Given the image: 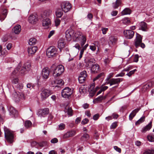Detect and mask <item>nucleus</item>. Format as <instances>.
Listing matches in <instances>:
<instances>
[{"label":"nucleus","mask_w":154,"mask_h":154,"mask_svg":"<svg viewBox=\"0 0 154 154\" xmlns=\"http://www.w3.org/2000/svg\"><path fill=\"white\" fill-rule=\"evenodd\" d=\"M66 40L69 41L72 38L74 41L81 40V45L83 46L86 41L85 36L79 32H74L73 30L69 29L67 30L65 33Z\"/></svg>","instance_id":"obj_1"},{"label":"nucleus","mask_w":154,"mask_h":154,"mask_svg":"<svg viewBox=\"0 0 154 154\" xmlns=\"http://www.w3.org/2000/svg\"><path fill=\"white\" fill-rule=\"evenodd\" d=\"M54 67V65H53L51 66L52 70H53V76L54 77L60 76L64 71V66L61 65H58L53 69V68Z\"/></svg>","instance_id":"obj_2"},{"label":"nucleus","mask_w":154,"mask_h":154,"mask_svg":"<svg viewBox=\"0 0 154 154\" xmlns=\"http://www.w3.org/2000/svg\"><path fill=\"white\" fill-rule=\"evenodd\" d=\"M5 136L7 140L11 143L13 142L14 138V135L12 132L7 127H4Z\"/></svg>","instance_id":"obj_3"},{"label":"nucleus","mask_w":154,"mask_h":154,"mask_svg":"<svg viewBox=\"0 0 154 154\" xmlns=\"http://www.w3.org/2000/svg\"><path fill=\"white\" fill-rule=\"evenodd\" d=\"M136 37L134 41L135 46L137 48L140 47L142 48H144L145 47V45L142 42V37L138 33H136Z\"/></svg>","instance_id":"obj_4"},{"label":"nucleus","mask_w":154,"mask_h":154,"mask_svg":"<svg viewBox=\"0 0 154 154\" xmlns=\"http://www.w3.org/2000/svg\"><path fill=\"white\" fill-rule=\"evenodd\" d=\"M72 93V90L68 87L64 88L61 92L62 96L64 98H69Z\"/></svg>","instance_id":"obj_5"},{"label":"nucleus","mask_w":154,"mask_h":154,"mask_svg":"<svg viewBox=\"0 0 154 154\" xmlns=\"http://www.w3.org/2000/svg\"><path fill=\"white\" fill-rule=\"evenodd\" d=\"M20 66L17 67L12 72L10 75V78L12 83L14 84H17L18 82V78L16 76V74L18 72Z\"/></svg>","instance_id":"obj_6"},{"label":"nucleus","mask_w":154,"mask_h":154,"mask_svg":"<svg viewBox=\"0 0 154 154\" xmlns=\"http://www.w3.org/2000/svg\"><path fill=\"white\" fill-rule=\"evenodd\" d=\"M62 9L65 12L69 11L71 8V5L68 1H64L61 4Z\"/></svg>","instance_id":"obj_7"},{"label":"nucleus","mask_w":154,"mask_h":154,"mask_svg":"<svg viewBox=\"0 0 154 154\" xmlns=\"http://www.w3.org/2000/svg\"><path fill=\"white\" fill-rule=\"evenodd\" d=\"M56 53V49L54 46L50 47L47 49L46 51L47 55L49 58L54 56Z\"/></svg>","instance_id":"obj_8"},{"label":"nucleus","mask_w":154,"mask_h":154,"mask_svg":"<svg viewBox=\"0 0 154 154\" xmlns=\"http://www.w3.org/2000/svg\"><path fill=\"white\" fill-rule=\"evenodd\" d=\"M64 82L62 79H59L56 80H54L51 82V85L53 87H60L61 86L64 85Z\"/></svg>","instance_id":"obj_9"},{"label":"nucleus","mask_w":154,"mask_h":154,"mask_svg":"<svg viewBox=\"0 0 154 154\" xmlns=\"http://www.w3.org/2000/svg\"><path fill=\"white\" fill-rule=\"evenodd\" d=\"M49 109L48 108L41 109L39 110L37 113L38 116L40 118L45 117L49 113Z\"/></svg>","instance_id":"obj_10"},{"label":"nucleus","mask_w":154,"mask_h":154,"mask_svg":"<svg viewBox=\"0 0 154 154\" xmlns=\"http://www.w3.org/2000/svg\"><path fill=\"white\" fill-rule=\"evenodd\" d=\"M51 94V91L47 89H44L42 90L40 95L42 100H45Z\"/></svg>","instance_id":"obj_11"},{"label":"nucleus","mask_w":154,"mask_h":154,"mask_svg":"<svg viewBox=\"0 0 154 154\" xmlns=\"http://www.w3.org/2000/svg\"><path fill=\"white\" fill-rule=\"evenodd\" d=\"M23 95L19 92H14L13 94L12 99L16 102H18L22 98H24Z\"/></svg>","instance_id":"obj_12"},{"label":"nucleus","mask_w":154,"mask_h":154,"mask_svg":"<svg viewBox=\"0 0 154 154\" xmlns=\"http://www.w3.org/2000/svg\"><path fill=\"white\" fill-rule=\"evenodd\" d=\"M42 25L45 29L48 28L51 25V21L50 19L48 17H45L42 18Z\"/></svg>","instance_id":"obj_13"},{"label":"nucleus","mask_w":154,"mask_h":154,"mask_svg":"<svg viewBox=\"0 0 154 154\" xmlns=\"http://www.w3.org/2000/svg\"><path fill=\"white\" fill-rule=\"evenodd\" d=\"M125 36L128 39H131L134 36V32L131 30H125L123 32Z\"/></svg>","instance_id":"obj_14"},{"label":"nucleus","mask_w":154,"mask_h":154,"mask_svg":"<svg viewBox=\"0 0 154 154\" xmlns=\"http://www.w3.org/2000/svg\"><path fill=\"white\" fill-rule=\"evenodd\" d=\"M75 134L76 131L75 130H71L69 131L63 135L62 138L64 139H66L75 136Z\"/></svg>","instance_id":"obj_15"},{"label":"nucleus","mask_w":154,"mask_h":154,"mask_svg":"<svg viewBox=\"0 0 154 154\" xmlns=\"http://www.w3.org/2000/svg\"><path fill=\"white\" fill-rule=\"evenodd\" d=\"M50 70L48 67L44 68L42 72V76L44 79H46L49 77L50 73Z\"/></svg>","instance_id":"obj_16"},{"label":"nucleus","mask_w":154,"mask_h":154,"mask_svg":"<svg viewBox=\"0 0 154 154\" xmlns=\"http://www.w3.org/2000/svg\"><path fill=\"white\" fill-rule=\"evenodd\" d=\"M95 83H93L90 85L89 91L90 92V95L92 97L95 94L96 92L99 89V88L98 87H97L95 88L94 89L95 87Z\"/></svg>","instance_id":"obj_17"},{"label":"nucleus","mask_w":154,"mask_h":154,"mask_svg":"<svg viewBox=\"0 0 154 154\" xmlns=\"http://www.w3.org/2000/svg\"><path fill=\"white\" fill-rule=\"evenodd\" d=\"M122 79L121 78H112L106 82L107 84H109L110 86L113 85L118 84L121 82L122 81Z\"/></svg>","instance_id":"obj_18"},{"label":"nucleus","mask_w":154,"mask_h":154,"mask_svg":"<svg viewBox=\"0 0 154 154\" xmlns=\"http://www.w3.org/2000/svg\"><path fill=\"white\" fill-rule=\"evenodd\" d=\"M100 70V67L98 64L92 65L91 67V71L92 73H97L99 72Z\"/></svg>","instance_id":"obj_19"},{"label":"nucleus","mask_w":154,"mask_h":154,"mask_svg":"<svg viewBox=\"0 0 154 154\" xmlns=\"http://www.w3.org/2000/svg\"><path fill=\"white\" fill-rule=\"evenodd\" d=\"M10 115L12 117H16L17 115V110L12 106H10L8 108Z\"/></svg>","instance_id":"obj_20"},{"label":"nucleus","mask_w":154,"mask_h":154,"mask_svg":"<svg viewBox=\"0 0 154 154\" xmlns=\"http://www.w3.org/2000/svg\"><path fill=\"white\" fill-rule=\"evenodd\" d=\"M38 50V48L36 46H30L28 49V54L29 55L34 54Z\"/></svg>","instance_id":"obj_21"},{"label":"nucleus","mask_w":154,"mask_h":154,"mask_svg":"<svg viewBox=\"0 0 154 154\" xmlns=\"http://www.w3.org/2000/svg\"><path fill=\"white\" fill-rule=\"evenodd\" d=\"M138 26L139 29L140 30L146 31L147 29V24L144 22H142L139 23Z\"/></svg>","instance_id":"obj_22"},{"label":"nucleus","mask_w":154,"mask_h":154,"mask_svg":"<svg viewBox=\"0 0 154 154\" xmlns=\"http://www.w3.org/2000/svg\"><path fill=\"white\" fill-rule=\"evenodd\" d=\"M29 21L32 24H35L37 21V18L35 15H31L29 17Z\"/></svg>","instance_id":"obj_23"},{"label":"nucleus","mask_w":154,"mask_h":154,"mask_svg":"<svg viewBox=\"0 0 154 154\" xmlns=\"http://www.w3.org/2000/svg\"><path fill=\"white\" fill-rule=\"evenodd\" d=\"M65 45V40L63 39H60L58 42V47L60 50L64 47Z\"/></svg>","instance_id":"obj_24"},{"label":"nucleus","mask_w":154,"mask_h":154,"mask_svg":"<svg viewBox=\"0 0 154 154\" xmlns=\"http://www.w3.org/2000/svg\"><path fill=\"white\" fill-rule=\"evenodd\" d=\"M52 14V11L50 10L45 11L42 15V18L45 17H48Z\"/></svg>","instance_id":"obj_25"},{"label":"nucleus","mask_w":154,"mask_h":154,"mask_svg":"<svg viewBox=\"0 0 154 154\" xmlns=\"http://www.w3.org/2000/svg\"><path fill=\"white\" fill-rule=\"evenodd\" d=\"M139 110V109H136L133 110L129 116V119L131 120Z\"/></svg>","instance_id":"obj_26"},{"label":"nucleus","mask_w":154,"mask_h":154,"mask_svg":"<svg viewBox=\"0 0 154 154\" xmlns=\"http://www.w3.org/2000/svg\"><path fill=\"white\" fill-rule=\"evenodd\" d=\"M13 30L15 34H19L21 30L20 26L19 25H17L14 27Z\"/></svg>","instance_id":"obj_27"},{"label":"nucleus","mask_w":154,"mask_h":154,"mask_svg":"<svg viewBox=\"0 0 154 154\" xmlns=\"http://www.w3.org/2000/svg\"><path fill=\"white\" fill-rule=\"evenodd\" d=\"M85 62L86 63L85 66L88 68L89 66L93 65L92 63L95 62V60L93 59H90L86 60Z\"/></svg>","instance_id":"obj_28"},{"label":"nucleus","mask_w":154,"mask_h":154,"mask_svg":"<svg viewBox=\"0 0 154 154\" xmlns=\"http://www.w3.org/2000/svg\"><path fill=\"white\" fill-rule=\"evenodd\" d=\"M122 3L121 0H116L115 2L113 3L112 4L113 8L115 9L118 8L119 6Z\"/></svg>","instance_id":"obj_29"},{"label":"nucleus","mask_w":154,"mask_h":154,"mask_svg":"<svg viewBox=\"0 0 154 154\" xmlns=\"http://www.w3.org/2000/svg\"><path fill=\"white\" fill-rule=\"evenodd\" d=\"M64 111L65 112L67 113L68 115L69 116H71L72 115V108L68 106H66L65 107Z\"/></svg>","instance_id":"obj_30"},{"label":"nucleus","mask_w":154,"mask_h":154,"mask_svg":"<svg viewBox=\"0 0 154 154\" xmlns=\"http://www.w3.org/2000/svg\"><path fill=\"white\" fill-rule=\"evenodd\" d=\"M131 12L130 9L128 8H126L122 11L121 14L122 15L130 14H131Z\"/></svg>","instance_id":"obj_31"},{"label":"nucleus","mask_w":154,"mask_h":154,"mask_svg":"<svg viewBox=\"0 0 154 154\" xmlns=\"http://www.w3.org/2000/svg\"><path fill=\"white\" fill-rule=\"evenodd\" d=\"M31 64L30 62H27L25 63L23 66V69H26V70H29L30 69Z\"/></svg>","instance_id":"obj_32"},{"label":"nucleus","mask_w":154,"mask_h":154,"mask_svg":"<svg viewBox=\"0 0 154 154\" xmlns=\"http://www.w3.org/2000/svg\"><path fill=\"white\" fill-rule=\"evenodd\" d=\"M122 23L125 25H128L130 23L131 21L128 17L124 18L122 20Z\"/></svg>","instance_id":"obj_33"},{"label":"nucleus","mask_w":154,"mask_h":154,"mask_svg":"<svg viewBox=\"0 0 154 154\" xmlns=\"http://www.w3.org/2000/svg\"><path fill=\"white\" fill-rule=\"evenodd\" d=\"M63 25L66 24L68 21V18L66 15L64 16L61 19Z\"/></svg>","instance_id":"obj_34"},{"label":"nucleus","mask_w":154,"mask_h":154,"mask_svg":"<svg viewBox=\"0 0 154 154\" xmlns=\"http://www.w3.org/2000/svg\"><path fill=\"white\" fill-rule=\"evenodd\" d=\"M7 14V10L6 9H4L2 12V14L3 15V18L0 17V20L2 21L3 20L6 18Z\"/></svg>","instance_id":"obj_35"},{"label":"nucleus","mask_w":154,"mask_h":154,"mask_svg":"<svg viewBox=\"0 0 154 154\" xmlns=\"http://www.w3.org/2000/svg\"><path fill=\"white\" fill-rule=\"evenodd\" d=\"M90 137L89 135L87 133H85L83 134L81 138V140H83L84 139H85V140H87L89 139Z\"/></svg>","instance_id":"obj_36"},{"label":"nucleus","mask_w":154,"mask_h":154,"mask_svg":"<svg viewBox=\"0 0 154 154\" xmlns=\"http://www.w3.org/2000/svg\"><path fill=\"white\" fill-rule=\"evenodd\" d=\"M104 73L102 72L99 74L96 77L93 79V81H95L97 79L101 77H103L104 76Z\"/></svg>","instance_id":"obj_37"},{"label":"nucleus","mask_w":154,"mask_h":154,"mask_svg":"<svg viewBox=\"0 0 154 154\" xmlns=\"http://www.w3.org/2000/svg\"><path fill=\"white\" fill-rule=\"evenodd\" d=\"M145 117L144 116H142L140 119H139L135 123L136 125H138L142 123L145 120Z\"/></svg>","instance_id":"obj_38"},{"label":"nucleus","mask_w":154,"mask_h":154,"mask_svg":"<svg viewBox=\"0 0 154 154\" xmlns=\"http://www.w3.org/2000/svg\"><path fill=\"white\" fill-rule=\"evenodd\" d=\"M36 42V39L35 38H32L30 39L29 44L30 45H35Z\"/></svg>","instance_id":"obj_39"},{"label":"nucleus","mask_w":154,"mask_h":154,"mask_svg":"<svg viewBox=\"0 0 154 154\" xmlns=\"http://www.w3.org/2000/svg\"><path fill=\"white\" fill-rule=\"evenodd\" d=\"M32 122L29 120L26 121L25 122V126L26 128H29L32 126Z\"/></svg>","instance_id":"obj_40"},{"label":"nucleus","mask_w":154,"mask_h":154,"mask_svg":"<svg viewBox=\"0 0 154 154\" xmlns=\"http://www.w3.org/2000/svg\"><path fill=\"white\" fill-rule=\"evenodd\" d=\"M109 40L112 44H113L117 41V38L116 36H112L109 37Z\"/></svg>","instance_id":"obj_41"},{"label":"nucleus","mask_w":154,"mask_h":154,"mask_svg":"<svg viewBox=\"0 0 154 154\" xmlns=\"http://www.w3.org/2000/svg\"><path fill=\"white\" fill-rule=\"evenodd\" d=\"M147 138L148 140L150 142L154 141V134H150L148 135Z\"/></svg>","instance_id":"obj_42"},{"label":"nucleus","mask_w":154,"mask_h":154,"mask_svg":"<svg viewBox=\"0 0 154 154\" xmlns=\"http://www.w3.org/2000/svg\"><path fill=\"white\" fill-rule=\"evenodd\" d=\"M65 125L63 123H60L58 125V130H63L65 129Z\"/></svg>","instance_id":"obj_43"},{"label":"nucleus","mask_w":154,"mask_h":154,"mask_svg":"<svg viewBox=\"0 0 154 154\" xmlns=\"http://www.w3.org/2000/svg\"><path fill=\"white\" fill-rule=\"evenodd\" d=\"M63 14V13L60 11H57L56 12V16L57 18L61 17Z\"/></svg>","instance_id":"obj_44"},{"label":"nucleus","mask_w":154,"mask_h":154,"mask_svg":"<svg viewBox=\"0 0 154 154\" xmlns=\"http://www.w3.org/2000/svg\"><path fill=\"white\" fill-rule=\"evenodd\" d=\"M61 20L58 18H56L54 20L55 25L56 27H57L60 24Z\"/></svg>","instance_id":"obj_45"},{"label":"nucleus","mask_w":154,"mask_h":154,"mask_svg":"<svg viewBox=\"0 0 154 154\" xmlns=\"http://www.w3.org/2000/svg\"><path fill=\"white\" fill-rule=\"evenodd\" d=\"M85 78L83 76H79V81L80 83H83L85 80Z\"/></svg>","instance_id":"obj_46"},{"label":"nucleus","mask_w":154,"mask_h":154,"mask_svg":"<svg viewBox=\"0 0 154 154\" xmlns=\"http://www.w3.org/2000/svg\"><path fill=\"white\" fill-rule=\"evenodd\" d=\"M87 75V72L85 70H84L81 72L79 76L86 77Z\"/></svg>","instance_id":"obj_47"},{"label":"nucleus","mask_w":154,"mask_h":154,"mask_svg":"<svg viewBox=\"0 0 154 154\" xmlns=\"http://www.w3.org/2000/svg\"><path fill=\"white\" fill-rule=\"evenodd\" d=\"M117 126V122H113L110 126V128L111 129H114L116 128Z\"/></svg>","instance_id":"obj_48"},{"label":"nucleus","mask_w":154,"mask_h":154,"mask_svg":"<svg viewBox=\"0 0 154 154\" xmlns=\"http://www.w3.org/2000/svg\"><path fill=\"white\" fill-rule=\"evenodd\" d=\"M137 70L136 69H134L133 70H131L129 72V73L127 74V75L128 76L130 77L133 74L135 71Z\"/></svg>","instance_id":"obj_49"},{"label":"nucleus","mask_w":154,"mask_h":154,"mask_svg":"<svg viewBox=\"0 0 154 154\" xmlns=\"http://www.w3.org/2000/svg\"><path fill=\"white\" fill-rule=\"evenodd\" d=\"M108 30V28H102V33L104 35L106 34Z\"/></svg>","instance_id":"obj_50"},{"label":"nucleus","mask_w":154,"mask_h":154,"mask_svg":"<svg viewBox=\"0 0 154 154\" xmlns=\"http://www.w3.org/2000/svg\"><path fill=\"white\" fill-rule=\"evenodd\" d=\"M154 151L153 150H149L145 152L143 154H153Z\"/></svg>","instance_id":"obj_51"},{"label":"nucleus","mask_w":154,"mask_h":154,"mask_svg":"<svg viewBox=\"0 0 154 154\" xmlns=\"http://www.w3.org/2000/svg\"><path fill=\"white\" fill-rule=\"evenodd\" d=\"M89 122L88 119L85 118L83 119L81 122V123L83 125H85L88 123Z\"/></svg>","instance_id":"obj_52"},{"label":"nucleus","mask_w":154,"mask_h":154,"mask_svg":"<svg viewBox=\"0 0 154 154\" xmlns=\"http://www.w3.org/2000/svg\"><path fill=\"white\" fill-rule=\"evenodd\" d=\"M58 142L57 139L56 138H54L52 139L51 141V142L52 143H57Z\"/></svg>","instance_id":"obj_53"},{"label":"nucleus","mask_w":154,"mask_h":154,"mask_svg":"<svg viewBox=\"0 0 154 154\" xmlns=\"http://www.w3.org/2000/svg\"><path fill=\"white\" fill-rule=\"evenodd\" d=\"M113 73L112 72L110 74H109L107 76V77L106 79V80L109 81V80L113 76Z\"/></svg>","instance_id":"obj_54"},{"label":"nucleus","mask_w":154,"mask_h":154,"mask_svg":"<svg viewBox=\"0 0 154 154\" xmlns=\"http://www.w3.org/2000/svg\"><path fill=\"white\" fill-rule=\"evenodd\" d=\"M26 71V69H23V68L22 67L20 72V73L21 75H23L25 73Z\"/></svg>","instance_id":"obj_55"},{"label":"nucleus","mask_w":154,"mask_h":154,"mask_svg":"<svg viewBox=\"0 0 154 154\" xmlns=\"http://www.w3.org/2000/svg\"><path fill=\"white\" fill-rule=\"evenodd\" d=\"M8 54V51L5 49L3 50L1 54L3 56H5L7 55Z\"/></svg>","instance_id":"obj_56"},{"label":"nucleus","mask_w":154,"mask_h":154,"mask_svg":"<svg viewBox=\"0 0 154 154\" xmlns=\"http://www.w3.org/2000/svg\"><path fill=\"white\" fill-rule=\"evenodd\" d=\"M90 45V49L93 51H94L96 49V47L95 45Z\"/></svg>","instance_id":"obj_57"},{"label":"nucleus","mask_w":154,"mask_h":154,"mask_svg":"<svg viewBox=\"0 0 154 154\" xmlns=\"http://www.w3.org/2000/svg\"><path fill=\"white\" fill-rule=\"evenodd\" d=\"M53 118V116L52 115H50L48 118V123H49V124H50L51 123V120Z\"/></svg>","instance_id":"obj_58"},{"label":"nucleus","mask_w":154,"mask_h":154,"mask_svg":"<svg viewBox=\"0 0 154 154\" xmlns=\"http://www.w3.org/2000/svg\"><path fill=\"white\" fill-rule=\"evenodd\" d=\"M114 148L116 151L118 152L119 153H120L121 152V149L116 146H115L114 147Z\"/></svg>","instance_id":"obj_59"},{"label":"nucleus","mask_w":154,"mask_h":154,"mask_svg":"<svg viewBox=\"0 0 154 154\" xmlns=\"http://www.w3.org/2000/svg\"><path fill=\"white\" fill-rule=\"evenodd\" d=\"M99 117V115L98 114L94 115L93 116V119L94 120H96L98 119Z\"/></svg>","instance_id":"obj_60"},{"label":"nucleus","mask_w":154,"mask_h":154,"mask_svg":"<svg viewBox=\"0 0 154 154\" xmlns=\"http://www.w3.org/2000/svg\"><path fill=\"white\" fill-rule=\"evenodd\" d=\"M139 56L137 54L135 55L134 56V62H137L138 61Z\"/></svg>","instance_id":"obj_61"},{"label":"nucleus","mask_w":154,"mask_h":154,"mask_svg":"<svg viewBox=\"0 0 154 154\" xmlns=\"http://www.w3.org/2000/svg\"><path fill=\"white\" fill-rule=\"evenodd\" d=\"M12 48V44L10 43L6 45V48L8 50H10Z\"/></svg>","instance_id":"obj_62"},{"label":"nucleus","mask_w":154,"mask_h":154,"mask_svg":"<svg viewBox=\"0 0 154 154\" xmlns=\"http://www.w3.org/2000/svg\"><path fill=\"white\" fill-rule=\"evenodd\" d=\"M81 118L80 117L77 118L75 120V123L77 124L79 123L81 121Z\"/></svg>","instance_id":"obj_63"},{"label":"nucleus","mask_w":154,"mask_h":154,"mask_svg":"<svg viewBox=\"0 0 154 154\" xmlns=\"http://www.w3.org/2000/svg\"><path fill=\"white\" fill-rule=\"evenodd\" d=\"M118 14V11H113L111 13L112 16H116Z\"/></svg>","instance_id":"obj_64"}]
</instances>
